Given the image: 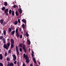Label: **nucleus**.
I'll return each instance as SVG.
<instances>
[{"label":"nucleus","instance_id":"57","mask_svg":"<svg viewBox=\"0 0 66 66\" xmlns=\"http://www.w3.org/2000/svg\"><path fill=\"white\" fill-rule=\"evenodd\" d=\"M0 44H1V42H0Z\"/></svg>","mask_w":66,"mask_h":66},{"label":"nucleus","instance_id":"12","mask_svg":"<svg viewBox=\"0 0 66 66\" xmlns=\"http://www.w3.org/2000/svg\"><path fill=\"white\" fill-rule=\"evenodd\" d=\"M14 47V45L12 44L11 43V49H12Z\"/></svg>","mask_w":66,"mask_h":66},{"label":"nucleus","instance_id":"18","mask_svg":"<svg viewBox=\"0 0 66 66\" xmlns=\"http://www.w3.org/2000/svg\"><path fill=\"white\" fill-rule=\"evenodd\" d=\"M33 61H34V63L35 64H36V60H35V57H34V58H33Z\"/></svg>","mask_w":66,"mask_h":66},{"label":"nucleus","instance_id":"25","mask_svg":"<svg viewBox=\"0 0 66 66\" xmlns=\"http://www.w3.org/2000/svg\"><path fill=\"white\" fill-rule=\"evenodd\" d=\"M16 7H17L18 6H17V5H14L13 6V7L14 8H15Z\"/></svg>","mask_w":66,"mask_h":66},{"label":"nucleus","instance_id":"13","mask_svg":"<svg viewBox=\"0 0 66 66\" xmlns=\"http://www.w3.org/2000/svg\"><path fill=\"white\" fill-rule=\"evenodd\" d=\"M4 5H5V6H7L8 5V3H7V2H4Z\"/></svg>","mask_w":66,"mask_h":66},{"label":"nucleus","instance_id":"19","mask_svg":"<svg viewBox=\"0 0 66 66\" xmlns=\"http://www.w3.org/2000/svg\"><path fill=\"white\" fill-rule=\"evenodd\" d=\"M6 32L5 30H4L3 31V34L4 35H6Z\"/></svg>","mask_w":66,"mask_h":66},{"label":"nucleus","instance_id":"9","mask_svg":"<svg viewBox=\"0 0 66 66\" xmlns=\"http://www.w3.org/2000/svg\"><path fill=\"white\" fill-rule=\"evenodd\" d=\"M4 20L3 19H1L0 20V23L2 24H3V23L4 22Z\"/></svg>","mask_w":66,"mask_h":66},{"label":"nucleus","instance_id":"1","mask_svg":"<svg viewBox=\"0 0 66 66\" xmlns=\"http://www.w3.org/2000/svg\"><path fill=\"white\" fill-rule=\"evenodd\" d=\"M23 57L24 58H25L26 62L27 63H29V58L28 57L27 55H26V54L24 53L23 54Z\"/></svg>","mask_w":66,"mask_h":66},{"label":"nucleus","instance_id":"33","mask_svg":"<svg viewBox=\"0 0 66 66\" xmlns=\"http://www.w3.org/2000/svg\"><path fill=\"white\" fill-rule=\"evenodd\" d=\"M3 36H0V39L1 40H2V39H3Z\"/></svg>","mask_w":66,"mask_h":66},{"label":"nucleus","instance_id":"27","mask_svg":"<svg viewBox=\"0 0 66 66\" xmlns=\"http://www.w3.org/2000/svg\"><path fill=\"white\" fill-rule=\"evenodd\" d=\"M22 27H23V29H24V28H25V26L24 24H23L22 25Z\"/></svg>","mask_w":66,"mask_h":66},{"label":"nucleus","instance_id":"48","mask_svg":"<svg viewBox=\"0 0 66 66\" xmlns=\"http://www.w3.org/2000/svg\"><path fill=\"white\" fill-rule=\"evenodd\" d=\"M32 57H33V56H34V55H33V54H32Z\"/></svg>","mask_w":66,"mask_h":66},{"label":"nucleus","instance_id":"43","mask_svg":"<svg viewBox=\"0 0 66 66\" xmlns=\"http://www.w3.org/2000/svg\"><path fill=\"white\" fill-rule=\"evenodd\" d=\"M32 54H33V55H34V52L33 51H32Z\"/></svg>","mask_w":66,"mask_h":66},{"label":"nucleus","instance_id":"22","mask_svg":"<svg viewBox=\"0 0 66 66\" xmlns=\"http://www.w3.org/2000/svg\"><path fill=\"white\" fill-rule=\"evenodd\" d=\"M5 7H3L2 9V11H4V10H5Z\"/></svg>","mask_w":66,"mask_h":66},{"label":"nucleus","instance_id":"39","mask_svg":"<svg viewBox=\"0 0 66 66\" xmlns=\"http://www.w3.org/2000/svg\"><path fill=\"white\" fill-rule=\"evenodd\" d=\"M20 31L21 33H22V29H20Z\"/></svg>","mask_w":66,"mask_h":66},{"label":"nucleus","instance_id":"31","mask_svg":"<svg viewBox=\"0 0 66 66\" xmlns=\"http://www.w3.org/2000/svg\"><path fill=\"white\" fill-rule=\"evenodd\" d=\"M6 24V22L5 21H4V22H3V26H4L5 24Z\"/></svg>","mask_w":66,"mask_h":66},{"label":"nucleus","instance_id":"55","mask_svg":"<svg viewBox=\"0 0 66 66\" xmlns=\"http://www.w3.org/2000/svg\"><path fill=\"white\" fill-rule=\"evenodd\" d=\"M2 35H3V33H2Z\"/></svg>","mask_w":66,"mask_h":66},{"label":"nucleus","instance_id":"2","mask_svg":"<svg viewBox=\"0 0 66 66\" xmlns=\"http://www.w3.org/2000/svg\"><path fill=\"white\" fill-rule=\"evenodd\" d=\"M10 43H8L6 45H4L3 47L4 48L8 50L9 48V47H10Z\"/></svg>","mask_w":66,"mask_h":66},{"label":"nucleus","instance_id":"54","mask_svg":"<svg viewBox=\"0 0 66 66\" xmlns=\"http://www.w3.org/2000/svg\"><path fill=\"white\" fill-rule=\"evenodd\" d=\"M11 29H12V27H11Z\"/></svg>","mask_w":66,"mask_h":66},{"label":"nucleus","instance_id":"47","mask_svg":"<svg viewBox=\"0 0 66 66\" xmlns=\"http://www.w3.org/2000/svg\"><path fill=\"white\" fill-rule=\"evenodd\" d=\"M29 52H30V48H29Z\"/></svg>","mask_w":66,"mask_h":66},{"label":"nucleus","instance_id":"38","mask_svg":"<svg viewBox=\"0 0 66 66\" xmlns=\"http://www.w3.org/2000/svg\"><path fill=\"white\" fill-rule=\"evenodd\" d=\"M18 22L19 23H20V19H18Z\"/></svg>","mask_w":66,"mask_h":66},{"label":"nucleus","instance_id":"11","mask_svg":"<svg viewBox=\"0 0 66 66\" xmlns=\"http://www.w3.org/2000/svg\"><path fill=\"white\" fill-rule=\"evenodd\" d=\"M3 59V57L2 56V54H0V59L2 60Z\"/></svg>","mask_w":66,"mask_h":66},{"label":"nucleus","instance_id":"37","mask_svg":"<svg viewBox=\"0 0 66 66\" xmlns=\"http://www.w3.org/2000/svg\"><path fill=\"white\" fill-rule=\"evenodd\" d=\"M19 50L21 52H22V48H20L19 49Z\"/></svg>","mask_w":66,"mask_h":66},{"label":"nucleus","instance_id":"20","mask_svg":"<svg viewBox=\"0 0 66 66\" xmlns=\"http://www.w3.org/2000/svg\"><path fill=\"white\" fill-rule=\"evenodd\" d=\"M12 15L13 16H14V12L13 11H12Z\"/></svg>","mask_w":66,"mask_h":66},{"label":"nucleus","instance_id":"5","mask_svg":"<svg viewBox=\"0 0 66 66\" xmlns=\"http://www.w3.org/2000/svg\"><path fill=\"white\" fill-rule=\"evenodd\" d=\"M8 64H7V66H13L14 64L13 63H10V62H8Z\"/></svg>","mask_w":66,"mask_h":66},{"label":"nucleus","instance_id":"14","mask_svg":"<svg viewBox=\"0 0 66 66\" xmlns=\"http://www.w3.org/2000/svg\"><path fill=\"white\" fill-rule=\"evenodd\" d=\"M22 22H23L25 23H26V21L25 19H22Z\"/></svg>","mask_w":66,"mask_h":66},{"label":"nucleus","instance_id":"24","mask_svg":"<svg viewBox=\"0 0 66 66\" xmlns=\"http://www.w3.org/2000/svg\"><path fill=\"white\" fill-rule=\"evenodd\" d=\"M18 23V21H15L14 22V24H15V25H16V24H17Z\"/></svg>","mask_w":66,"mask_h":66},{"label":"nucleus","instance_id":"53","mask_svg":"<svg viewBox=\"0 0 66 66\" xmlns=\"http://www.w3.org/2000/svg\"><path fill=\"white\" fill-rule=\"evenodd\" d=\"M17 63H19V62H17Z\"/></svg>","mask_w":66,"mask_h":66},{"label":"nucleus","instance_id":"52","mask_svg":"<svg viewBox=\"0 0 66 66\" xmlns=\"http://www.w3.org/2000/svg\"><path fill=\"white\" fill-rule=\"evenodd\" d=\"M1 52V49H0V53Z\"/></svg>","mask_w":66,"mask_h":66},{"label":"nucleus","instance_id":"46","mask_svg":"<svg viewBox=\"0 0 66 66\" xmlns=\"http://www.w3.org/2000/svg\"><path fill=\"white\" fill-rule=\"evenodd\" d=\"M30 66H33V65H32V64H30Z\"/></svg>","mask_w":66,"mask_h":66},{"label":"nucleus","instance_id":"23","mask_svg":"<svg viewBox=\"0 0 66 66\" xmlns=\"http://www.w3.org/2000/svg\"><path fill=\"white\" fill-rule=\"evenodd\" d=\"M18 32V28H16V31L15 32L16 34H17Z\"/></svg>","mask_w":66,"mask_h":66},{"label":"nucleus","instance_id":"15","mask_svg":"<svg viewBox=\"0 0 66 66\" xmlns=\"http://www.w3.org/2000/svg\"><path fill=\"white\" fill-rule=\"evenodd\" d=\"M16 36H17L18 37H19L20 36V35L19 33L18 32L17 34H16Z\"/></svg>","mask_w":66,"mask_h":66},{"label":"nucleus","instance_id":"49","mask_svg":"<svg viewBox=\"0 0 66 66\" xmlns=\"http://www.w3.org/2000/svg\"><path fill=\"white\" fill-rule=\"evenodd\" d=\"M19 6L20 7H20H21V6H20V5H19Z\"/></svg>","mask_w":66,"mask_h":66},{"label":"nucleus","instance_id":"41","mask_svg":"<svg viewBox=\"0 0 66 66\" xmlns=\"http://www.w3.org/2000/svg\"><path fill=\"white\" fill-rule=\"evenodd\" d=\"M7 61H9L10 60L9 58V57H8V58H7Z\"/></svg>","mask_w":66,"mask_h":66},{"label":"nucleus","instance_id":"50","mask_svg":"<svg viewBox=\"0 0 66 66\" xmlns=\"http://www.w3.org/2000/svg\"><path fill=\"white\" fill-rule=\"evenodd\" d=\"M9 40V38H8V39H7V40Z\"/></svg>","mask_w":66,"mask_h":66},{"label":"nucleus","instance_id":"30","mask_svg":"<svg viewBox=\"0 0 66 66\" xmlns=\"http://www.w3.org/2000/svg\"><path fill=\"white\" fill-rule=\"evenodd\" d=\"M15 14L16 16H18L19 15V13L17 12H16Z\"/></svg>","mask_w":66,"mask_h":66},{"label":"nucleus","instance_id":"21","mask_svg":"<svg viewBox=\"0 0 66 66\" xmlns=\"http://www.w3.org/2000/svg\"><path fill=\"white\" fill-rule=\"evenodd\" d=\"M8 30L9 31V32L10 33L11 32V31H12V29H11V28H9Z\"/></svg>","mask_w":66,"mask_h":66},{"label":"nucleus","instance_id":"40","mask_svg":"<svg viewBox=\"0 0 66 66\" xmlns=\"http://www.w3.org/2000/svg\"><path fill=\"white\" fill-rule=\"evenodd\" d=\"M20 37L21 38H22V35H20Z\"/></svg>","mask_w":66,"mask_h":66},{"label":"nucleus","instance_id":"34","mask_svg":"<svg viewBox=\"0 0 66 66\" xmlns=\"http://www.w3.org/2000/svg\"><path fill=\"white\" fill-rule=\"evenodd\" d=\"M8 53L10 54L11 53V50H9L8 51Z\"/></svg>","mask_w":66,"mask_h":66},{"label":"nucleus","instance_id":"4","mask_svg":"<svg viewBox=\"0 0 66 66\" xmlns=\"http://www.w3.org/2000/svg\"><path fill=\"white\" fill-rule=\"evenodd\" d=\"M15 48L17 53V55H18L19 54V49L17 46Z\"/></svg>","mask_w":66,"mask_h":66},{"label":"nucleus","instance_id":"35","mask_svg":"<svg viewBox=\"0 0 66 66\" xmlns=\"http://www.w3.org/2000/svg\"><path fill=\"white\" fill-rule=\"evenodd\" d=\"M0 66H3V64L2 63H0Z\"/></svg>","mask_w":66,"mask_h":66},{"label":"nucleus","instance_id":"45","mask_svg":"<svg viewBox=\"0 0 66 66\" xmlns=\"http://www.w3.org/2000/svg\"><path fill=\"white\" fill-rule=\"evenodd\" d=\"M22 66H26V65H25V64H23Z\"/></svg>","mask_w":66,"mask_h":66},{"label":"nucleus","instance_id":"26","mask_svg":"<svg viewBox=\"0 0 66 66\" xmlns=\"http://www.w3.org/2000/svg\"><path fill=\"white\" fill-rule=\"evenodd\" d=\"M22 44L21 43V44H19V46H20V47H21V48H22Z\"/></svg>","mask_w":66,"mask_h":66},{"label":"nucleus","instance_id":"8","mask_svg":"<svg viewBox=\"0 0 66 66\" xmlns=\"http://www.w3.org/2000/svg\"><path fill=\"white\" fill-rule=\"evenodd\" d=\"M8 11H9V10L8 9H7L5 10L4 11V13H5V15H6V14L7 12H8Z\"/></svg>","mask_w":66,"mask_h":66},{"label":"nucleus","instance_id":"44","mask_svg":"<svg viewBox=\"0 0 66 66\" xmlns=\"http://www.w3.org/2000/svg\"><path fill=\"white\" fill-rule=\"evenodd\" d=\"M17 63V61H15L14 62V64H16Z\"/></svg>","mask_w":66,"mask_h":66},{"label":"nucleus","instance_id":"6","mask_svg":"<svg viewBox=\"0 0 66 66\" xmlns=\"http://www.w3.org/2000/svg\"><path fill=\"white\" fill-rule=\"evenodd\" d=\"M13 61H15V60H16V55H14V54H13Z\"/></svg>","mask_w":66,"mask_h":66},{"label":"nucleus","instance_id":"17","mask_svg":"<svg viewBox=\"0 0 66 66\" xmlns=\"http://www.w3.org/2000/svg\"><path fill=\"white\" fill-rule=\"evenodd\" d=\"M15 33V31H12V32L11 33V35H13V34H14Z\"/></svg>","mask_w":66,"mask_h":66},{"label":"nucleus","instance_id":"28","mask_svg":"<svg viewBox=\"0 0 66 66\" xmlns=\"http://www.w3.org/2000/svg\"><path fill=\"white\" fill-rule=\"evenodd\" d=\"M26 36L27 37H28L29 36V34H28V32H26Z\"/></svg>","mask_w":66,"mask_h":66},{"label":"nucleus","instance_id":"51","mask_svg":"<svg viewBox=\"0 0 66 66\" xmlns=\"http://www.w3.org/2000/svg\"><path fill=\"white\" fill-rule=\"evenodd\" d=\"M39 64H40V62H39Z\"/></svg>","mask_w":66,"mask_h":66},{"label":"nucleus","instance_id":"32","mask_svg":"<svg viewBox=\"0 0 66 66\" xmlns=\"http://www.w3.org/2000/svg\"><path fill=\"white\" fill-rule=\"evenodd\" d=\"M28 42H29L28 43V45H30V41L29 40V39H28Z\"/></svg>","mask_w":66,"mask_h":66},{"label":"nucleus","instance_id":"36","mask_svg":"<svg viewBox=\"0 0 66 66\" xmlns=\"http://www.w3.org/2000/svg\"><path fill=\"white\" fill-rule=\"evenodd\" d=\"M7 55V52H5V56H6Z\"/></svg>","mask_w":66,"mask_h":66},{"label":"nucleus","instance_id":"29","mask_svg":"<svg viewBox=\"0 0 66 66\" xmlns=\"http://www.w3.org/2000/svg\"><path fill=\"white\" fill-rule=\"evenodd\" d=\"M12 13V11L11 10H10L9 11V14H11Z\"/></svg>","mask_w":66,"mask_h":66},{"label":"nucleus","instance_id":"3","mask_svg":"<svg viewBox=\"0 0 66 66\" xmlns=\"http://www.w3.org/2000/svg\"><path fill=\"white\" fill-rule=\"evenodd\" d=\"M22 48L24 50V51L25 53H26L27 49L26 48V46L24 44V45H23Z\"/></svg>","mask_w":66,"mask_h":66},{"label":"nucleus","instance_id":"56","mask_svg":"<svg viewBox=\"0 0 66 66\" xmlns=\"http://www.w3.org/2000/svg\"><path fill=\"white\" fill-rule=\"evenodd\" d=\"M0 33H1V31H0Z\"/></svg>","mask_w":66,"mask_h":66},{"label":"nucleus","instance_id":"7","mask_svg":"<svg viewBox=\"0 0 66 66\" xmlns=\"http://www.w3.org/2000/svg\"><path fill=\"white\" fill-rule=\"evenodd\" d=\"M2 41H3V43L4 44V45H6L5 44L6 42L5 41V39L4 38H3L2 39Z\"/></svg>","mask_w":66,"mask_h":66},{"label":"nucleus","instance_id":"16","mask_svg":"<svg viewBox=\"0 0 66 66\" xmlns=\"http://www.w3.org/2000/svg\"><path fill=\"white\" fill-rule=\"evenodd\" d=\"M22 11L21 9H20L19 10V12L20 14H22Z\"/></svg>","mask_w":66,"mask_h":66},{"label":"nucleus","instance_id":"42","mask_svg":"<svg viewBox=\"0 0 66 66\" xmlns=\"http://www.w3.org/2000/svg\"><path fill=\"white\" fill-rule=\"evenodd\" d=\"M8 12H7L6 13V16H8L9 15V14L8 13Z\"/></svg>","mask_w":66,"mask_h":66},{"label":"nucleus","instance_id":"10","mask_svg":"<svg viewBox=\"0 0 66 66\" xmlns=\"http://www.w3.org/2000/svg\"><path fill=\"white\" fill-rule=\"evenodd\" d=\"M11 43L12 44H13L14 43V40H13V39H11Z\"/></svg>","mask_w":66,"mask_h":66}]
</instances>
